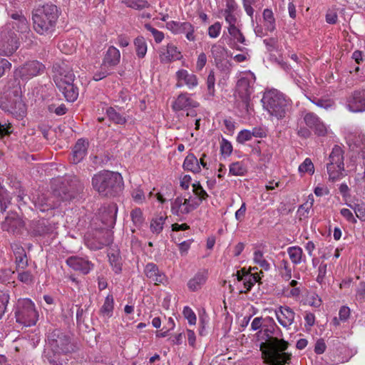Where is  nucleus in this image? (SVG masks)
Segmentation results:
<instances>
[{
	"mask_svg": "<svg viewBox=\"0 0 365 365\" xmlns=\"http://www.w3.org/2000/svg\"><path fill=\"white\" fill-rule=\"evenodd\" d=\"M93 188L103 197L120 196L124 188L122 175L117 172L102 170L95 174L91 179Z\"/></svg>",
	"mask_w": 365,
	"mask_h": 365,
	"instance_id": "1",
	"label": "nucleus"
},
{
	"mask_svg": "<svg viewBox=\"0 0 365 365\" xmlns=\"http://www.w3.org/2000/svg\"><path fill=\"white\" fill-rule=\"evenodd\" d=\"M61 11L51 3L39 6L33 11L34 31L40 35H51L55 31Z\"/></svg>",
	"mask_w": 365,
	"mask_h": 365,
	"instance_id": "2",
	"label": "nucleus"
},
{
	"mask_svg": "<svg viewBox=\"0 0 365 365\" xmlns=\"http://www.w3.org/2000/svg\"><path fill=\"white\" fill-rule=\"evenodd\" d=\"M269 325L264 326L266 327L264 329L266 341L262 342L259 346L262 356L271 354V353L286 351L289 346L287 341L278 338L277 336L282 335V331L272 318L269 319Z\"/></svg>",
	"mask_w": 365,
	"mask_h": 365,
	"instance_id": "3",
	"label": "nucleus"
},
{
	"mask_svg": "<svg viewBox=\"0 0 365 365\" xmlns=\"http://www.w3.org/2000/svg\"><path fill=\"white\" fill-rule=\"evenodd\" d=\"M83 183L76 176L58 180L53 187V195L59 202L70 201L83 192Z\"/></svg>",
	"mask_w": 365,
	"mask_h": 365,
	"instance_id": "4",
	"label": "nucleus"
},
{
	"mask_svg": "<svg viewBox=\"0 0 365 365\" xmlns=\"http://www.w3.org/2000/svg\"><path fill=\"white\" fill-rule=\"evenodd\" d=\"M262 103L263 108L268 113L278 119L285 117L288 110V101L284 95L278 91L273 89L264 93Z\"/></svg>",
	"mask_w": 365,
	"mask_h": 365,
	"instance_id": "5",
	"label": "nucleus"
},
{
	"mask_svg": "<svg viewBox=\"0 0 365 365\" xmlns=\"http://www.w3.org/2000/svg\"><path fill=\"white\" fill-rule=\"evenodd\" d=\"M16 322L25 327L35 325L38 314L35 309L34 304L29 299H19L14 307Z\"/></svg>",
	"mask_w": 365,
	"mask_h": 365,
	"instance_id": "6",
	"label": "nucleus"
},
{
	"mask_svg": "<svg viewBox=\"0 0 365 365\" xmlns=\"http://www.w3.org/2000/svg\"><path fill=\"white\" fill-rule=\"evenodd\" d=\"M47 343L51 349L56 353L67 354L76 350V346L72 342L70 335L61 329H54L47 335Z\"/></svg>",
	"mask_w": 365,
	"mask_h": 365,
	"instance_id": "7",
	"label": "nucleus"
},
{
	"mask_svg": "<svg viewBox=\"0 0 365 365\" xmlns=\"http://www.w3.org/2000/svg\"><path fill=\"white\" fill-rule=\"evenodd\" d=\"M0 108L16 118H22L26 113V107L22 101L21 94L4 93L0 98Z\"/></svg>",
	"mask_w": 365,
	"mask_h": 365,
	"instance_id": "8",
	"label": "nucleus"
},
{
	"mask_svg": "<svg viewBox=\"0 0 365 365\" xmlns=\"http://www.w3.org/2000/svg\"><path fill=\"white\" fill-rule=\"evenodd\" d=\"M46 66L41 62L33 60L24 63L15 70L16 76H20L22 81H28L34 77L43 74Z\"/></svg>",
	"mask_w": 365,
	"mask_h": 365,
	"instance_id": "9",
	"label": "nucleus"
},
{
	"mask_svg": "<svg viewBox=\"0 0 365 365\" xmlns=\"http://www.w3.org/2000/svg\"><path fill=\"white\" fill-rule=\"evenodd\" d=\"M253 82L254 81L252 82L251 80L247 77H242L237 81L236 86V90L241 99L242 106L247 113H250V110H253L252 106L250 103V96L253 92L251 84L253 83Z\"/></svg>",
	"mask_w": 365,
	"mask_h": 365,
	"instance_id": "10",
	"label": "nucleus"
},
{
	"mask_svg": "<svg viewBox=\"0 0 365 365\" xmlns=\"http://www.w3.org/2000/svg\"><path fill=\"white\" fill-rule=\"evenodd\" d=\"M53 79L58 88H62L65 83L71 82L75 79V75L72 71L64 63H55L52 67Z\"/></svg>",
	"mask_w": 365,
	"mask_h": 365,
	"instance_id": "11",
	"label": "nucleus"
},
{
	"mask_svg": "<svg viewBox=\"0 0 365 365\" xmlns=\"http://www.w3.org/2000/svg\"><path fill=\"white\" fill-rule=\"evenodd\" d=\"M19 47L17 34L13 31L2 32L0 37V52L4 56H11Z\"/></svg>",
	"mask_w": 365,
	"mask_h": 365,
	"instance_id": "12",
	"label": "nucleus"
},
{
	"mask_svg": "<svg viewBox=\"0 0 365 365\" xmlns=\"http://www.w3.org/2000/svg\"><path fill=\"white\" fill-rule=\"evenodd\" d=\"M346 106L354 113L365 111V89L356 90L347 98Z\"/></svg>",
	"mask_w": 365,
	"mask_h": 365,
	"instance_id": "13",
	"label": "nucleus"
},
{
	"mask_svg": "<svg viewBox=\"0 0 365 365\" xmlns=\"http://www.w3.org/2000/svg\"><path fill=\"white\" fill-rule=\"evenodd\" d=\"M166 27L175 34H185L186 38L189 41H194L195 40L194 26L190 22L171 21L166 24Z\"/></svg>",
	"mask_w": 365,
	"mask_h": 365,
	"instance_id": "14",
	"label": "nucleus"
},
{
	"mask_svg": "<svg viewBox=\"0 0 365 365\" xmlns=\"http://www.w3.org/2000/svg\"><path fill=\"white\" fill-rule=\"evenodd\" d=\"M66 262L68 267L83 274H88L94 267V264L87 258L78 256L69 257Z\"/></svg>",
	"mask_w": 365,
	"mask_h": 365,
	"instance_id": "15",
	"label": "nucleus"
},
{
	"mask_svg": "<svg viewBox=\"0 0 365 365\" xmlns=\"http://www.w3.org/2000/svg\"><path fill=\"white\" fill-rule=\"evenodd\" d=\"M25 225L24 220L16 212H10L1 222V229L9 232H18Z\"/></svg>",
	"mask_w": 365,
	"mask_h": 365,
	"instance_id": "16",
	"label": "nucleus"
},
{
	"mask_svg": "<svg viewBox=\"0 0 365 365\" xmlns=\"http://www.w3.org/2000/svg\"><path fill=\"white\" fill-rule=\"evenodd\" d=\"M88 142L83 139H78L73 145L70 156V162L73 164H78L81 162L87 155Z\"/></svg>",
	"mask_w": 365,
	"mask_h": 365,
	"instance_id": "17",
	"label": "nucleus"
},
{
	"mask_svg": "<svg viewBox=\"0 0 365 365\" xmlns=\"http://www.w3.org/2000/svg\"><path fill=\"white\" fill-rule=\"evenodd\" d=\"M304 120L306 125L312 129L314 133L319 136H324L327 134V128L317 115L313 113H307Z\"/></svg>",
	"mask_w": 365,
	"mask_h": 365,
	"instance_id": "18",
	"label": "nucleus"
},
{
	"mask_svg": "<svg viewBox=\"0 0 365 365\" xmlns=\"http://www.w3.org/2000/svg\"><path fill=\"white\" fill-rule=\"evenodd\" d=\"M198 106L199 103L190 98L187 93H182L173 103L172 108L174 111H180L197 108Z\"/></svg>",
	"mask_w": 365,
	"mask_h": 365,
	"instance_id": "19",
	"label": "nucleus"
},
{
	"mask_svg": "<svg viewBox=\"0 0 365 365\" xmlns=\"http://www.w3.org/2000/svg\"><path fill=\"white\" fill-rule=\"evenodd\" d=\"M291 356V354L286 352V351H281L271 353V354L262 356V358L264 360V363L267 365H284L290 363Z\"/></svg>",
	"mask_w": 365,
	"mask_h": 365,
	"instance_id": "20",
	"label": "nucleus"
},
{
	"mask_svg": "<svg viewBox=\"0 0 365 365\" xmlns=\"http://www.w3.org/2000/svg\"><path fill=\"white\" fill-rule=\"evenodd\" d=\"M182 57L181 53L173 43H168L166 48H161L160 51V61L162 63H168L173 61L180 60Z\"/></svg>",
	"mask_w": 365,
	"mask_h": 365,
	"instance_id": "21",
	"label": "nucleus"
},
{
	"mask_svg": "<svg viewBox=\"0 0 365 365\" xmlns=\"http://www.w3.org/2000/svg\"><path fill=\"white\" fill-rule=\"evenodd\" d=\"M276 316L282 327H288L293 323L295 313L289 307H280L279 310L276 311Z\"/></svg>",
	"mask_w": 365,
	"mask_h": 365,
	"instance_id": "22",
	"label": "nucleus"
},
{
	"mask_svg": "<svg viewBox=\"0 0 365 365\" xmlns=\"http://www.w3.org/2000/svg\"><path fill=\"white\" fill-rule=\"evenodd\" d=\"M144 272L146 277L154 282L155 284L163 283L165 279V275L160 272L158 267L154 263L147 264Z\"/></svg>",
	"mask_w": 365,
	"mask_h": 365,
	"instance_id": "23",
	"label": "nucleus"
},
{
	"mask_svg": "<svg viewBox=\"0 0 365 365\" xmlns=\"http://www.w3.org/2000/svg\"><path fill=\"white\" fill-rule=\"evenodd\" d=\"M120 53L118 48L111 46H110L103 59L102 66L108 67H114L120 62Z\"/></svg>",
	"mask_w": 365,
	"mask_h": 365,
	"instance_id": "24",
	"label": "nucleus"
},
{
	"mask_svg": "<svg viewBox=\"0 0 365 365\" xmlns=\"http://www.w3.org/2000/svg\"><path fill=\"white\" fill-rule=\"evenodd\" d=\"M74 80L72 79L71 82L65 83L62 88H58L68 102H74L78 96V88L74 83Z\"/></svg>",
	"mask_w": 365,
	"mask_h": 365,
	"instance_id": "25",
	"label": "nucleus"
},
{
	"mask_svg": "<svg viewBox=\"0 0 365 365\" xmlns=\"http://www.w3.org/2000/svg\"><path fill=\"white\" fill-rule=\"evenodd\" d=\"M53 227L46 220H41L36 222L32 227V235L34 236H46L52 233Z\"/></svg>",
	"mask_w": 365,
	"mask_h": 365,
	"instance_id": "26",
	"label": "nucleus"
},
{
	"mask_svg": "<svg viewBox=\"0 0 365 365\" xmlns=\"http://www.w3.org/2000/svg\"><path fill=\"white\" fill-rule=\"evenodd\" d=\"M207 279L206 272H199L187 282V287L192 292H196L202 288Z\"/></svg>",
	"mask_w": 365,
	"mask_h": 365,
	"instance_id": "27",
	"label": "nucleus"
},
{
	"mask_svg": "<svg viewBox=\"0 0 365 365\" xmlns=\"http://www.w3.org/2000/svg\"><path fill=\"white\" fill-rule=\"evenodd\" d=\"M177 80L183 81L189 88H192L197 86L198 81L197 76L193 73H190L187 70L180 69L176 73Z\"/></svg>",
	"mask_w": 365,
	"mask_h": 365,
	"instance_id": "28",
	"label": "nucleus"
},
{
	"mask_svg": "<svg viewBox=\"0 0 365 365\" xmlns=\"http://www.w3.org/2000/svg\"><path fill=\"white\" fill-rule=\"evenodd\" d=\"M329 164L336 165L341 170H344L343 150L339 146L335 145L334 147L329 155Z\"/></svg>",
	"mask_w": 365,
	"mask_h": 365,
	"instance_id": "29",
	"label": "nucleus"
},
{
	"mask_svg": "<svg viewBox=\"0 0 365 365\" xmlns=\"http://www.w3.org/2000/svg\"><path fill=\"white\" fill-rule=\"evenodd\" d=\"M182 166L185 170L192 172L193 173H198L201 171L199 160L193 153H189L186 156Z\"/></svg>",
	"mask_w": 365,
	"mask_h": 365,
	"instance_id": "30",
	"label": "nucleus"
},
{
	"mask_svg": "<svg viewBox=\"0 0 365 365\" xmlns=\"http://www.w3.org/2000/svg\"><path fill=\"white\" fill-rule=\"evenodd\" d=\"M19 78L20 76H16L14 71L13 78L8 81L4 93L21 94L22 91Z\"/></svg>",
	"mask_w": 365,
	"mask_h": 365,
	"instance_id": "31",
	"label": "nucleus"
},
{
	"mask_svg": "<svg viewBox=\"0 0 365 365\" xmlns=\"http://www.w3.org/2000/svg\"><path fill=\"white\" fill-rule=\"evenodd\" d=\"M106 114L108 119L115 124L125 125L127 122L126 117L113 107H108L106 109Z\"/></svg>",
	"mask_w": 365,
	"mask_h": 365,
	"instance_id": "32",
	"label": "nucleus"
},
{
	"mask_svg": "<svg viewBox=\"0 0 365 365\" xmlns=\"http://www.w3.org/2000/svg\"><path fill=\"white\" fill-rule=\"evenodd\" d=\"M262 16L264 21L265 29L269 32L274 31L276 28V24L272 11L269 9H265L263 11Z\"/></svg>",
	"mask_w": 365,
	"mask_h": 365,
	"instance_id": "33",
	"label": "nucleus"
},
{
	"mask_svg": "<svg viewBox=\"0 0 365 365\" xmlns=\"http://www.w3.org/2000/svg\"><path fill=\"white\" fill-rule=\"evenodd\" d=\"M134 45L138 57L140 58L145 57L147 53V43L145 39L143 36H138L134 40Z\"/></svg>",
	"mask_w": 365,
	"mask_h": 365,
	"instance_id": "34",
	"label": "nucleus"
},
{
	"mask_svg": "<svg viewBox=\"0 0 365 365\" xmlns=\"http://www.w3.org/2000/svg\"><path fill=\"white\" fill-rule=\"evenodd\" d=\"M247 172V167L242 162H235L230 165L229 173L232 175L243 176Z\"/></svg>",
	"mask_w": 365,
	"mask_h": 365,
	"instance_id": "35",
	"label": "nucleus"
},
{
	"mask_svg": "<svg viewBox=\"0 0 365 365\" xmlns=\"http://www.w3.org/2000/svg\"><path fill=\"white\" fill-rule=\"evenodd\" d=\"M12 19L17 21L16 23H14L16 26L13 25V28H16L21 32H24L26 31L28 29V22L26 19L24 15L19 13H14L11 15Z\"/></svg>",
	"mask_w": 365,
	"mask_h": 365,
	"instance_id": "36",
	"label": "nucleus"
},
{
	"mask_svg": "<svg viewBox=\"0 0 365 365\" xmlns=\"http://www.w3.org/2000/svg\"><path fill=\"white\" fill-rule=\"evenodd\" d=\"M117 211L118 208L116 205L114 204L110 206L108 210L105 211V212L103 214V218L105 217V215H108L109 217L107 218L106 221L103 220V222L110 227H113V225L115 224Z\"/></svg>",
	"mask_w": 365,
	"mask_h": 365,
	"instance_id": "37",
	"label": "nucleus"
},
{
	"mask_svg": "<svg viewBox=\"0 0 365 365\" xmlns=\"http://www.w3.org/2000/svg\"><path fill=\"white\" fill-rule=\"evenodd\" d=\"M14 186L16 188V191H14V193L16 197L19 207H20L21 205H24L26 204V200L25 198L29 199V197L26 193L25 190L22 188L20 182H16Z\"/></svg>",
	"mask_w": 365,
	"mask_h": 365,
	"instance_id": "38",
	"label": "nucleus"
},
{
	"mask_svg": "<svg viewBox=\"0 0 365 365\" xmlns=\"http://www.w3.org/2000/svg\"><path fill=\"white\" fill-rule=\"evenodd\" d=\"M287 252L292 263L298 264L301 262L303 255L302 249L301 247L297 246L289 247Z\"/></svg>",
	"mask_w": 365,
	"mask_h": 365,
	"instance_id": "39",
	"label": "nucleus"
},
{
	"mask_svg": "<svg viewBox=\"0 0 365 365\" xmlns=\"http://www.w3.org/2000/svg\"><path fill=\"white\" fill-rule=\"evenodd\" d=\"M109 262L116 274H119L122 270L121 257L118 253H112L108 255Z\"/></svg>",
	"mask_w": 365,
	"mask_h": 365,
	"instance_id": "40",
	"label": "nucleus"
},
{
	"mask_svg": "<svg viewBox=\"0 0 365 365\" xmlns=\"http://www.w3.org/2000/svg\"><path fill=\"white\" fill-rule=\"evenodd\" d=\"M114 307V299L112 294H108L105 299L104 304L101 309V312L106 314L108 317H110L113 313Z\"/></svg>",
	"mask_w": 365,
	"mask_h": 365,
	"instance_id": "41",
	"label": "nucleus"
},
{
	"mask_svg": "<svg viewBox=\"0 0 365 365\" xmlns=\"http://www.w3.org/2000/svg\"><path fill=\"white\" fill-rule=\"evenodd\" d=\"M166 217L161 215L153 218L150 223V230L153 232L160 233L163 228Z\"/></svg>",
	"mask_w": 365,
	"mask_h": 365,
	"instance_id": "42",
	"label": "nucleus"
},
{
	"mask_svg": "<svg viewBox=\"0 0 365 365\" xmlns=\"http://www.w3.org/2000/svg\"><path fill=\"white\" fill-rule=\"evenodd\" d=\"M16 263L18 268L24 269L27 266V259L25 250L21 247L15 252Z\"/></svg>",
	"mask_w": 365,
	"mask_h": 365,
	"instance_id": "43",
	"label": "nucleus"
},
{
	"mask_svg": "<svg viewBox=\"0 0 365 365\" xmlns=\"http://www.w3.org/2000/svg\"><path fill=\"white\" fill-rule=\"evenodd\" d=\"M327 173L329 176V180L333 182L341 178L344 176L342 173L343 170H341L340 169L337 168L336 165L327 164Z\"/></svg>",
	"mask_w": 365,
	"mask_h": 365,
	"instance_id": "44",
	"label": "nucleus"
},
{
	"mask_svg": "<svg viewBox=\"0 0 365 365\" xmlns=\"http://www.w3.org/2000/svg\"><path fill=\"white\" fill-rule=\"evenodd\" d=\"M311 101L318 107L324 108L325 110H328L332 108L334 104V101L329 98H321L314 97L312 99H311Z\"/></svg>",
	"mask_w": 365,
	"mask_h": 365,
	"instance_id": "45",
	"label": "nucleus"
},
{
	"mask_svg": "<svg viewBox=\"0 0 365 365\" xmlns=\"http://www.w3.org/2000/svg\"><path fill=\"white\" fill-rule=\"evenodd\" d=\"M346 205L354 211L356 216L361 221H365V207L364 205H361L359 203H346Z\"/></svg>",
	"mask_w": 365,
	"mask_h": 365,
	"instance_id": "46",
	"label": "nucleus"
},
{
	"mask_svg": "<svg viewBox=\"0 0 365 365\" xmlns=\"http://www.w3.org/2000/svg\"><path fill=\"white\" fill-rule=\"evenodd\" d=\"M254 262L259 264L262 268L264 270H269L270 268L269 264L268 262L264 259L263 253L260 250H256L254 252Z\"/></svg>",
	"mask_w": 365,
	"mask_h": 365,
	"instance_id": "47",
	"label": "nucleus"
},
{
	"mask_svg": "<svg viewBox=\"0 0 365 365\" xmlns=\"http://www.w3.org/2000/svg\"><path fill=\"white\" fill-rule=\"evenodd\" d=\"M228 33L237 42L244 45H247V41L245 36L237 26L233 28H228Z\"/></svg>",
	"mask_w": 365,
	"mask_h": 365,
	"instance_id": "48",
	"label": "nucleus"
},
{
	"mask_svg": "<svg viewBox=\"0 0 365 365\" xmlns=\"http://www.w3.org/2000/svg\"><path fill=\"white\" fill-rule=\"evenodd\" d=\"M130 217L136 227H140L144 222L142 210L140 208H135L130 212Z\"/></svg>",
	"mask_w": 365,
	"mask_h": 365,
	"instance_id": "49",
	"label": "nucleus"
},
{
	"mask_svg": "<svg viewBox=\"0 0 365 365\" xmlns=\"http://www.w3.org/2000/svg\"><path fill=\"white\" fill-rule=\"evenodd\" d=\"M193 192L198 197L199 200L197 202L200 203L207 198L208 195L206 191L203 189L200 182H197L192 185Z\"/></svg>",
	"mask_w": 365,
	"mask_h": 365,
	"instance_id": "50",
	"label": "nucleus"
},
{
	"mask_svg": "<svg viewBox=\"0 0 365 365\" xmlns=\"http://www.w3.org/2000/svg\"><path fill=\"white\" fill-rule=\"evenodd\" d=\"M125 4L128 7L138 10L148 8L149 6V4L146 0H125Z\"/></svg>",
	"mask_w": 365,
	"mask_h": 365,
	"instance_id": "51",
	"label": "nucleus"
},
{
	"mask_svg": "<svg viewBox=\"0 0 365 365\" xmlns=\"http://www.w3.org/2000/svg\"><path fill=\"white\" fill-rule=\"evenodd\" d=\"M10 296L8 293L0 292V319L6 313Z\"/></svg>",
	"mask_w": 365,
	"mask_h": 365,
	"instance_id": "52",
	"label": "nucleus"
},
{
	"mask_svg": "<svg viewBox=\"0 0 365 365\" xmlns=\"http://www.w3.org/2000/svg\"><path fill=\"white\" fill-rule=\"evenodd\" d=\"M61 354L53 352L51 349V351L44 352L43 358L46 360L51 365H61L59 361L58 356Z\"/></svg>",
	"mask_w": 365,
	"mask_h": 365,
	"instance_id": "53",
	"label": "nucleus"
},
{
	"mask_svg": "<svg viewBox=\"0 0 365 365\" xmlns=\"http://www.w3.org/2000/svg\"><path fill=\"white\" fill-rule=\"evenodd\" d=\"M300 173H308L312 175L314 173V167L310 158H306L304 162L299 166Z\"/></svg>",
	"mask_w": 365,
	"mask_h": 365,
	"instance_id": "54",
	"label": "nucleus"
},
{
	"mask_svg": "<svg viewBox=\"0 0 365 365\" xmlns=\"http://www.w3.org/2000/svg\"><path fill=\"white\" fill-rule=\"evenodd\" d=\"M220 153L225 157L230 156L232 153V145L231 143L224 138H222L220 142Z\"/></svg>",
	"mask_w": 365,
	"mask_h": 365,
	"instance_id": "55",
	"label": "nucleus"
},
{
	"mask_svg": "<svg viewBox=\"0 0 365 365\" xmlns=\"http://www.w3.org/2000/svg\"><path fill=\"white\" fill-rule=\"evenodd\" d=\"M11 197L9 195L7 190L5 189L4 192L0 193V211L4 212L7 208V205L10 204Z\"/></svg>",
	"mask_w": 365,
	"mask_h": 365,
	"instance_id": "56",
	"label": "nucleus"
},
{
	"mask_svg": "<svg viewBox=\"0 0 365 365\" xmlns=\"http://www.w3.org/2000/svg\"><path fill=\"white\" fill-rule=\"evenodd\" d=\"M145 28L150 31L155 38V41L157 43H160L164 38V34L162 31L153 28L150 24H145Z\"/></svg>",
	"mask_w": 365,
	"mask_h": 365,
	"instance_id": "57",
	"label": "nucleus"
},
{
	"mask_svg": "<svg viewBox=\"0 0 365 365\" xmlns=\"http://www.w3.org/2000/svg\"><path fill=\"white\" fill-rule=\"evenodd\" d=\"M215 72L213 70H211L207 78V87L209 95L212 96L215 95Z\"/></svg>",
	"mask_w": 365,
	"mask_h": 365,
	"instance_id": "58",
	"label": "nucleus"
},
{
	"mask_svg": "<svg viewBox=\"0 0 365 365\" xmlns=\"http://www.w3.org/2000/svg\"><path fill=\"white\" fill-rule=\"evenodd\" d=\"M182 314L185 319H187L190 324H195L196 323V315L191 308L186 306L184 307Z\"/></svg>",
	"mask_w": 365,
	"mask_h": 365,
	"instance_id": "59",
	"label": "nucleus"
},
{
	"mask_svg": "<svg viewBox=\"0 0 365 365\" xmlns=\"http://www.w3.org/2000/svg\"><path fill=\"white\" fill-rule=\"evenodd\" d=\"M222 29L221 24L220 22H215L214 24L208 27V35L212 38H217L220 34Z\"/></svg>",
	"mask_w": 365,
	"mask_h": 365,
	"instance_id": "60",
	"label": "nucleus"
},
{
	"mask_svg": "<svg viewBox=\"0 0 365 365\" xmlns=\"http://www.w3.org/2000/svg\"><path fill=\"white\" fill-rule=\"evenodd\" d=\"M266 48L268 51L271 52L276 51L278 48V41L275 38H269L263 40Z\"/></svg>",
	"mask_w": 365,
	"mask_h": 365,
	"instance_id": "61",
	"label": "nucleus"
},
{
	"mask_svg": "<svg viewBox=\"0 0 365 365\" xmlns=\"http://www.w3.org/2000/svg\"><path fill=\"white\" fill-rule=\"evenodd\" d=\"M234 11H224L225 21L227 24H229L228 28L236 27L235 24L237 22V18L233 14Z\"/></svg>",
	"mask_w": 365,
	"mask_h": 365,
	"instance_id": "62",
	"label": "nucleus"
},
{
	"mask_svg": "<svg viewBox=\"0 0 365 365\" xmlns=\"http://www.w3.org/2000/svg\"><path fill=\"white\" fill-rule=\"evenodd\" d=\"M252 139L251 132L248 130H243L238 133L237 141L239 143L243 144L246 141Z\"/></svg>",
	"mask_w": 365,
	"mask_h": 365,
	"instance_id": "63",
	"label": "nucleus"
},
{
	"mask_svg": "<svg viewBox=\"0 0 365 365\" xmlns=\"http://www.w3.org/2000/svg\"><path fill=\"white\" fill-rule=\"evenodd\" d=\"M340 214L349 222L355 224L356 220L354 217L353 213L349 209L342 208L340 211Z\"/></svg>",
	"mask_w": 365,
	"mask_h": 365,
	"instance_id": "64",
	"label": "nucleus"
}]
</instances>
